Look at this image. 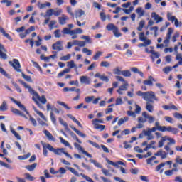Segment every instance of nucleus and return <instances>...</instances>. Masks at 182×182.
Wrapping results in <instances>:
<instances>
[{
	"label": "nucleus",
	"instance_id": "f257e3e1",
	"mask_svg": "<svg viewBox=\"0 0 182 182\" xmlns=\"http://www.w3.org/2000/svg\"><path fill=\"white\" fill-rule=\"evenodd\" d=\"M21 83L26 87V89H28L29 93L31 95H33V97H34L35 99H36V100H39L40 103H42V105H46V103H48V100L46 99V96L42 95L41 97L39 94H38V92L34 91L33 89L31 87V86L26 84V82H24L23 81H21Z\"/></svg>",
	"mask_w": 182,
	"mask_h": 182
},
{
	"label": "nucleus",
	"instance_id": "473e14b6",
	"mask_svg": "<svg viewBox=\"0 0 182 182\" xmlns=\"http://www.w3.org/2000/svg\"><path fill=\"white\" fill-rule=\"evenodd\" d=\"M146 109L149 112V113H153L154 111V106H153L150 102H146Z\"/></svg>",
	"mask_w": 182,
	"mask_h": 182
},
{
	"label": "nucleus",
	"instance_id": "680f3d73",
	"mask_svg": "<svg viewBox=\"0 0 182 182\" xmlns=\"http://www.w3.org/2000/svg\"><path fill=\"white\" fill-rule=\"evenodd\" d=\"M121 105H123V100L122 99V97H119L116 100L115 106H120Z\"/></svg>",
	"mask_w": 182,
	"mask_h": 182
},
{
	"label": "nucleus",
	"instance_id": "8fccbe9b",
	"mask_svg": "<svg viewBox=\"0 0 182 182\" xmlns=\"http://www.w3.org/2000/svg\"><path fill=\"white\" fill-rule=\"evenodd\" d=\"M82 53H86L87 56H92V52L91 50H89L87 48H84L82 49Z\"/></svg>",
	"mask_w": 182,
	"mask_h": 182
},
{
	"label": "nucleus",
	"instance_id": "f3484780",
	"mask_svg": "<svg viewBox=\"0 0 182 182\" xmlns=\"http://www.w3.org/2000/svg\"><path fill=\"white\" fill-rule=\"evenodd\" d=\"M50 149V151L56 154L57 156H61L62 154L65 153V149L63 148H58V149H55L53 146Z\"/></svg>",
	"mask_w": 182,
	"mask_h": 182
},
{
	"label": "nucleus",
	"instance_id": "2eb2a0df",
	"mask_svg": "<svg viewBox=\"0 0 182 182\" xmlns=\"http://www.w3.org/2000/svg\"><path fill=\"white\" fill-rule=\"evenodd\" d=\"M107 163H108V164H111V166H114V167H117V168H120V166H126V164H124L122 161H119L117 162H113L109 159H107Z\"/></svg>",
	"mask_w": 182,
	"mask_h": 182
},
{
	"label": "nucleus",
	"instance_id": "cd10ccee",
	"mask_svg": "<svg viewBox=\"0 0 182 182\" xmlns=\"http://www.w3.org/2000/svg\"><path fill=\"white\" fill-rule=\"evenodd\" d=\"M68 117H69V119H71V120H73V122H74L75 123H76V124H77V126H79V127H80L81 129H83V126H82V124H80V122L76 119V118L75 117H73L72 114H67Z\"/></svg>",
	"mask_w": 182,
	"mask_h": 182
},
{
	"label": "nucleus",
	"instance_id": "5fc2aeb1",
	"mask_svg": "<svg viewBox=\"0 0 182 182\" xmlns=\"http://www.w3.org/2000/svg\"><path fill=\"white\" fill-rule=\"evenodd\" d=\"M31 157V153H28L26 155L18 156V160H26V159H29Z\"/></svg>",
	"mask_w": 182,
	"mask_h": 182
},
{
	"label": "nucleus",
	"instance_id": "a18cd8bd",
	"mask_svg": "<svg viewBox=\"0 0 182 182\" xmlns=\"http://www.w3.org/2000/svg\"><path fill=\"white\" fill-rule=\"evenodd\" d=\"M90 163L94 164V165L95 166V167H97L98 168H102V164H100V163H98L96 160L94 159H90Z\"/></svg>",
	"mask_w": 182,
	"mask_h": 182
},
{
	"label": "nucleus",
	"instance_id": "58836bf2",
	"mask_svg": "<svg viewBox=\"0 0 182 182\" xmlns=\"http://www.w3.org/2000/svg\"><path fill=\"white\" fill-rule=\"evenodd\" d=\"M10 130H11L12 134H14V136H16V138L17 139V140H21V135H19V134H18V133L16 132V131L15 129H14V128L10 127Z\"/></svg>",
	"mask_w": 182,
	"mask_h": 182
},
{
	"label": "nucleus",
	"instance_id": "4d7b16f0",
	"mask_svg": "<svg viewBox=\"0 0 182 182\" xmlns=\"http://www.w3.org/2000/svg\"><path fill=\"white\" fill-rule=\"evenodd\" d=\"M38 41H35L34 43H36V46L38 47L42 45V38H41L39 36H37Z\"/></svg>",
	"mask_w": 182,
	"mask_h": 182
},
{
	"label": "nucleus",
	"instance_id": "7ed1b4c3",
	"mask_svg": "<svg viewBox=\"0 0 182 182\" xmlns=\"http://www.w3.org/2000/svg\"><path fill=\"white\" fill-rule=\"evenodd\" d=\"M139 41L144 42V43H140L138 45L139 48H144L151 45V40L147 38V37L144 35V32L139 33Z\"/></svg>",
	"mask_w": 182,
	"mask_h": 182
},
{
	"label": "nucleus",
	"instance_id": "dca6fc26",
	"mask_svg": "<svg viewBox=\"0 0 182 182\" xmlns=\"http://www.w3.org/2000/svg\"><path fill=\"white\" fill-rule=\"evenodd\" d=\"M80 82L82 85H90V77L87 75H82L80 77Z\"/></svg>",
	"mask_w": 182,
	"mask_h": 182
},
{
	"label": "nucleus",
	"instance_id": "412c9836",
	"mask_svg": "<svg viewBox=\"0 0 182 182\" xmlns=\"http://www.w3.org/2000/svg\"><path fill=\"white\" fill-rule=\"evenodd\" d=\"M59 23L60 25H66V21H69L68 16L62 14L61 16L58 17Z\"/></svg>",
	"mask_w": 182,
	"mask_h": 182
},
{
	"label": "nucleus",
	"instance_id": "69168bd1",
	"mask_svg": "<svg viewBox=\"0 0 182 182\" xmlns=\"http://www.w3.org/2000/svg\"><path fill=\"white\" fill-rule=\"evenodd\" d=\"M113 72L114 75H122L123 70H120V68H119V67H117L115 69L113 70Z\"/></svg>",
	"mask_w": 182,
	"mask_h": 182
},
{
	"label": "nucleus",
	"instance_id": "603ef678",
	"mask_svg": "<svg viewBox=\"0 0 182 182\" xmlns=\"http://www.w3.org/2000/svg\"><path fill=\"white\" fill-rule=\"evenodd\" d=\"M122 76H124V77H130L132 76V73H130V70H122Z\"/></svg>",
	"mask_w": 182,
	"mask_h": 182
},
{
	"label": "nucleus",
	"instance_id": "4c0bfd02",
	"mask_svg": "<svg viewBox=\"0 0 182 182\" xmlns=\"http://www.w3.org/2000/svg\"><path fill=\"white\" fill-rule=\"evenodd\" d=\"M136 12L139 15V16H140V17L144 16V10H143V9L141 7H138L136 9Z\"/></svg>",
	"mask_w": 182,
	"mask_h": 182
},
{
	"label": "nucleus",
	"instance_id": "6e6d98bb",
	"mask_svg": "<svg viewBox=\"0 0 182 182\" xmlns=\"http://www.w3.org/2000/svg\"><path fill=\"white\" fill-rule=\"evenodd\" d=\"M50 117L51 122L55 124V126H56V117H55V114H53V112H50Z\"/></svg>",
	"mask_w": 182,
	"mask_h": 182
},
{
	"label": "nucleus",
	"instance_id": "b1692460",
	"mask_svg": "<svg viewBox=\"0 0 182 182\" xmlns=\"http://www.w3.org/2000/svg\"><path fill=\"white\" fill-rule=\"evenodd\" d=\"M33 109L34 112H36V113H37V114H38V116H40V117H41V119H43V120H44V122H48V118H46V117H45L43 113H42L39 110H38L36 109V107L33 105Z\"/></svg>",
	"mask_w": 182,
	"mask_h": 182
},
{
	"label": "nucleus",
	"instance_id": "6e6552de",
	"mask_svg": "<svg viewBox=\"0 0 182 182\" xmlns=\"http://www.w3.org/2000/svg\"><path fill=\"white\" fill-rule=\"evenodd\" d=\"M9 99L11 100V102L15 103V105H17L21 110H23V112H26V114H29V112H28V109H26L25 105H22L21 102L16 100L14 97H10Z\"/></svg>",
	"mask_w": 182,
	"mask_h": 182
},
{
	"label": "nucleus",
	"instance_id": "bb28decb",
	"mask_svg": "<svg viewBox=\"0 0 182 182\" xmlns=\"http://www.w3.org/2000/svg\"><path fill=\"white\" fill-rule=\"evenodd\" d=\"M67 66L69 69H75V70L77 71V65L75 64L74 60L67 62Z\"/></svg>",
	"mask_w": 182,
	"mask_h": 182
},
{
	"label": "nucleus",
	"instance_id": "4be33fe9",
	"mask_svg": "<svg viewBox=\"0 0 182 182\" xmlns=\"http://www.w3.org/2000/svg\"><path fill=\"white\" fill-rule=\"evenodd\" d=\"M153 82H156V80L152 76H149L147 80L144 81V85L146 86H153Z\"/></svg>",
	"mask_w": 182,
	"mask_h": 182
},
{
	"label": "nucleus",
	"instance_id": "864d4df0",
	"mask_svg": "<svg viewBox=\"0 0 182 182\" xmlns=\"http://www.w3.org/2000/svg\"><path fill=\"white\" fill-rule=\"evenodd\" d=\"M106 28H107V31H114L115 28H117V27L116 26H114V24H113V23H109V24H108L107 26H106Z\"/></svg>",
	"mask_w": 182,
	"mask_h": 182
},
{
	"label": "nucleus",
	"instance_id": "c9c22d12",
	"mask_svg": "<svg viewBox=\"0 0 182 182\" xmlns=\"http://www.w3.org/2000/svg\"><path fill=\"white\" fill-rule=\"evenodd\" d=\"M36 166H38V164L34 163L31 165H27L26 166V170H28V171H33V170H35V168H36Z\"/></svg>",
	"mask_w": 182,
	"mask_h": 182
},
{
	"label": "nucleus",
	"instance_id": "13d9d810",
	"mask_svg": "<svg viewBox=\"0 0 182 182\" xmlns=\"http://www.w3.org/2000/svg\"><path fill=\"white\" fill-rule=\"evenodd\" d=\"M53 12H54L53 9H50L47 10L46 15L44 16V18H46L48 16H49V18H50V16H53Z\"/></svg>",
	"mask_w": 182,
	"mask_h": 182
},
{
	"label": "nucleus",
	"instance_id": "a211bd4d",
	"mask_svg": "<svg viewBox=\"0 0 182 182\" xmlns=\"http://www.w3.org/2000/svg\"><path fill=\"white\" fill-rule=\"evenodd\" d=\"M143 133L144 136L147 137V140H153L154 139V135H153L152 132L149 129V128L146 130L144 129Z\"/></svg>",
	"mask_w": 182,
	"mask_h": 182
},
{
	"label": "nucleus",
	"instance_id": "774afa93",
	"mask_svg": "<svg viewBox=\"0 0 182 182\" xmlns=\"http://www.w3.org/2000/svg\"><path fill=\"white\" fill-rule=\"evenodd\" d=\"M176 59V60H178L179 65H182V55H181V54L177 53Z\"/></svg>",
	"mask_w": 182,
	"mask_h": 182
},
{
	"label": "nucleus",
	"instance_id": "37998d69",
	"mask_svg": "<svg viewBox=\"0 0 182 182\" xmlns=\"http://www.w3.org/2000/svg\"><path fill=\"white\" fill-rule=\"evenodd\" d=\"M58 105H60V106H63V107H65L66 110H70L72 109L70 107L68 106L66 103L60 102V101H57Z\"/></svg>",
	"mask_w": 182,
	"mask_h": 182
},
{
	"label": "nucleus",
	"instance_id": "39448f33",
	"mask_svg": "<svg viewBox=\"0 0 182 182\" xmlns=\"http://www.w3.org/2000/svg\"><path fill=\"white\" fill-rule=\"evenodd\" d=\"M166 164L169 166V168H171V164H173V161H167L165 162H162L159 165H158L156 168L155 171H160V174H161L163 173V171H164L163 168V167H164V166H166Z\"/></svg>",
	"mask_w": 182,
	"mask_h": 182
},
{
	"label": "nucleus",
	"instance_id": "ea45409f",
	"mask_svg": "<svg viewBox=\"0 0 182 182\" xmlns=\"http://www.w3.org/2000/svg\"><path fill=\"white\" fill-rule=\"evenodd\" d=\"M129 120V117H125L124 118H120L118 121V126H122V124H124L126 122Z\"/></svg>",
	"mask_w": 182,
	"mask_h": 182
},
{
	"label": "nucleus",
	"instance_id": "7c9ffc66",
	"mask_svg": "<svg viewBox=\"0 0 182 182\" xmlns=\"http://www.w3.org/2000/svg\"><path fill=\"white\" fill-rule=\"evenodd\" d=\"M59 139L60 140V143L62 144H64V146H65V147H69L70 149H73L72 147V146H70V144H69V142L66 140H65L62 136L59 137Z\"/></svg>",
	"mask_w": 182,
	"mask_h": 182
},
{
	"label": "nucleus",
	"instance_id": "052dcab7",
	"mask_svg": "<svg viewBox=\"0 0 182 182\" xmlns=\"http://www.w3.org/2000/svg\"><path fill=\"white\" fill-rule=\"evenodd\" d=\"M70 58H72V55L70 54H68L67 55H64L63 57H61L60 59V60H64L65 62L70 60Z\"/></svg>",
	"mask_w": 182,
	"mask_h": 182
},
{
	"label": "nucleus",
	"instance_id": "79ce46f5",
	"mask_svg": "<svg viewBox=\"0 0 182 182\" xmlns=\"http://www.w3.org/2000/svg\"><path fill=\"white\" fill-rule=\"evenodd\" d=\"M103 55V52L102 51H97L95 55L93 56L94 60H97L100 56Z\"/></svg>",
	"mask_w": 182,
	"mask_h": 182
},
{
	"label": "nucleus",
	"instance_id": "aec40b11",
	"mask_svg": "<svg viewBox=\"0 0 182 182\" xmlns=\"http://www.w3.org/2000/svg\"><path fill=\"white\" fill-rule=\"evenodd\" d=\"M151 18L156 21V23H160L163 21V17H161L159 14H156V12H152L151 14Z\"/></svg>",
	"mask_w": 182,
	"mask_h": 182
},
{
	"label": "nucleus",
	"instance_id": "6ab92c4d",
	"mask_svg": "<svg viewBox=\"0 0 182 182\" xmlns=\"http://www.w3.org/2000/svg\"><path fill=\"white\" fill-rule=\"evenodd\" d=\"M4 52H6V50L5 49L4 46L0 43V58L1 59L6 60L8 59V55Z\"/></svg>",
	"mask_w": 182,
	"mask_h": 182
},
{
	"label": "nucleus",
	"instance_id": "a19ab883",
	"mask_svg": "<svg viewBox=\"0 0 182 182\" xmlns=\"http://www.w3.org/2000/svg\"><path fill=\"white\" fill-rule=\"evenodd\" d=\"M144 25H146V21H144V20H141L139 22V26L137 28V31L141 32V31H143V28H144Z\"/></svg>",
	"mask_w": 182,
	"mask_h": 182
},
{
	"label": "nucleus",
	"instance_id": "9d476101",
	"mask_svg": "<svg viewBox=\"0 0 182 182\" xmlns=\"http://www.w3.org/2000/svg\"><path fill=\"white\" fill-rule=\"evenodd\" d=\"M74 146L75 149H77L82 154H85L87 156V157H89L90 159H92V154H89L87 151H85L82 146L77 143H74Z\"/></svg>",
	"mask_w": 182,
	"mask_h": 182
},
{
	"label": "nucleus",
	"instance_id": "393cba45",
	"mask_svg": "<svg viewBox=\"0 0 182 182\" xmlns=\"http://www.w3.org/2000/svg\"><path fill=\"white\" fill-rule=\"evenodd\" d=\"M95 77H99V79H100L101 80H102L103 82H109V77L107 76H105V75H100V73H97L95 75Z\"/></svg>",
	"mask_w": 182,
	"mask_h": 182
},
{
	"label": "nucleus",
	"instance_id": "09e8293b",
	"mask_svg": "<svg viewBox=\"0 0 182 182\" xmlns=\"http://www.w3.org/2000/svg\"><path fill=\"white\" fill-rule=\"evenodd\" d=\"M155 127L157 128V130H159V132L164 131V126H160V122H155Z\"/></svg>",
	"mask_w": 182,
	"mask_h": 182
},
{
	"label": "nucleus",
	"instance_id": "f8f14e48",
	"mask_svg": "<svg viewBox=\"0 0 182 182\" xmlns=\"http://www.w3.org/2000/svg\"><path fill=\"white\" fill-rule=\"evenodd\" d=\"M129 82H125L122 85L119 87L118 90H117V92H118V95H124V92H126V90H128Z\"/></svg>",
	"mask_w": 182,
	"mask_h": 182
},
{
	"label": "nucleus",
	"instance_id": "2f4dec72",
	"mask_svg": "<svg viewBox=\"0 0 182 182\" xmlns=\"http://www.w3.org/2000/svg\"><path fill=\"white\" fill-rule=\"evenodd\" d=\"M131 71L134 73H138L141 77H144V74H143V72L140 71L139 68L136 67L131 68Z\"/></svg>",
	"mask_w": 182,
	"mask_h": 182
},
{
	"label": "nucleus",
	"instance_id": "9b49d317",
	"mask_svg": "<svg viewBox=\"0 0 182 182\" xmlns=\"http://www.w3.org/2000/svg\"><path fill=\"white\" fill-rule=\"evenodd\" d=\"M154 156L156 157H161V160H165V159L168 156V152L159 149L156 153L154 154Z\"/></svg>",
	"mask_w": 182,
	"mask_h": 182
},
{
	"label": "nucleus",
	"instance_id": "49530a36",
	"mask_svg": "<svg viewBox=\"0 0 182 182\" xmlns=\"http://www.w3.org/2000/svg\"><path fill=\"white\" fill-rule=\"evenodd\" d=\"M58 120L60 123V124H62L63 126H64L65 130H69V127L68 126V123H66V122H64L63 119H62V118H58Z\"/></svg>",
	"mask_w": 182,
	"mask_h": 182
},
{
	"label": "nucleus",
	"instance_id": "e2e57ef3",
	"mask_svg": "<svg viewBox=\"0 0 182 182\" xmlns=\"http://www.w3.org/2000/svg\"><path fill=\"white\" fill-rule=\"evenodd\" d=\"M95 129H96L97 130H101V132H103V130H105V128L106 127V126L105 125H100V124H97V125H94Z\"/></svg>",
	"mask_w": 182,
	"mask_h": 182
},
{
	"label": "nucleus",
	"instance_id": "c756f323",
	"mask_svg": "<svg viewBox=\"0 0 182 182\" xmlns=\"http://www.w3.org/2000/svg\"><path fill=\"white\" fill-rule=\"evenodd\" d=\"M11 112L14 114H17L18 116H21L22 117H24L25 119H28L26 117V116L23 113H22L21 111H19L18 109L14 108L11 109Z\"/></svg>",
	"mask_w": 182,
	"mask_h": 182
},
{
	"label": "nucleus",
	"instance_id": "c85d7f7f",
	"mask_svg": "<svg viewBox=\"0 0 182 182\" xmlns=\"http://www.w3.org/2000/svg\"><path fill=\"white\" fill-rule=\"evenodd\" d=\"M70 127L73 130H74V132H75V133H77L78 136H80V137H83V138L86 137V135L84 133L81 132L79 129H76V127H75L74 126L70 125Z\"/></svg>",
	"mask_w": 182,
	"mask_h": 182
},
{
	"label": "nucleus",
	"instance_id": "338daca9",
	"mask_svg": "<svg viewBox=\"0 0 182 182\" xmlns=\"http://www.w3.org/2000/svg\"><path fill=\"white\" fill-rule=\"evenodd\" d=\"M54 25H56V21H55V20H51V21H50V23L48 24L50 31H52V29H53V26H54Z\"/></svg>",
	"mask_w": 182,
	"mask_h": 182
},
{
	"label": "nucleus",
	"instance_id": "423d86ee",
	"mask_svg": "<svg viewBox=\"0 0 182 182\" xmlns=\"http://www.w3.org/2000/svg\"><path fill=\"white\" fill-rule=\"evenodd\" d=\"M9 63L15 70H16V72H22V70H21V63L18 59H13V62L9 61Z\"/></svg>",
	"mask_w": 182,
	"mask_h": 182
},
{
	"label": "nucleus",
	"instance_id": "f03ea898",
	"mask_svg": "<svg viewBox=\"0 0 182 182\" xmlns=\"http://www.w3.org/2000/svg\"><path fill=\"white\" fill-rule=\"evenodd\" d=\"M137 96H141L144 100L146 102H150V103H154V101L153 100H159L157 97H156V94L153 91H148L146 92H143L141 91H138L136 92Z\"/></svg>",
	"mask_w": 182,
	"mask_h": 182
},
{
	"label": "nucleus",
	"instance_id": "4468645a",
	"mask_svg": "<svg viewBox=\"0 0 182 182\" xmlns=\"http://www.w3.org/2000/svg\"><path fill=\"white\" fill-rule=\"evenodd\" d=\"M62 41H57L55 43L53 44L52 48L53 50H58V52H60V50H63V46L62 45Z\"/></svg>",
	"mask_w": 182,
	"mask_h": 182
},
{
	"label": "nucleus",
	"instance_id": "5701e85b",
	"mask_svg": "<svg viewBox=\"0 0 182 182\" xmlns=\"http://www.w3.org/2000/svg\"><path fill=\"white\" fill-rule=\"evenodd\" d=\"M168 140V136H161L160 141L158 142V147L161 149L164 146V142Z\"/></svg>",
	"mask_w": 182,
	"mask_h": 182
},
{
	"label": "nucleus",
	"instance_id": "e433bc0d",
	"mask_svg": "<svg viewBox=\"0 0 182 182\" xmlns=\"http://www.w3.org/2000/svg\"><path fill=\"white\" fill-rule=\"evenodd\" d=\"M8 110V105H6V102L4 101L0 106V112H6Z\"/></svg>",
	"mask_w": 182,
	"mask_h": 182
},
{
	"label": "nucleus",
	"instance_id": "20e7f679",
	"mask_svg": "<svg viewBox=\"0 0 182 182\" xmlns=\"http://www.w3.org/2000/svg\"><path fill=\"white\" fill-rule=\"evenodd\" d=\"M167 19L172 23H174L176 28H178L182 26V22L178 21V19L176 18V16H173L172 13L168 12L167 13Z\"/></svg>",
	"mask_w": 182,
	"mask_h": 182
},
{
	"label": "nucleus",
	"instance_id": "bf43d9fd",
	"mask_svg": "<svg viewBox=\"0 0 182 182\" xmlns=\"http://www.w3.org/2000/svg\"><path fill=\"white\" fill-rule=\"evenodd\" d=\"M113 33L116 38H120V36H122V33L119 32V28L117 27L113 31Z\"/></svg>",
	"mask_w": 182,
	"mask_h": 182
},
{
	"label": "nucleus",
	"instance_id": "3c124183",
	"mask_svg": "<svg viewBox=\"0 0 182 182\" xmlns=\"http://www.w3.org/2000/svg\"><path fill=\"white\" fill-rule=\"evenodd\" d=\"M101 68H110V63L108 61H102L100 63Z\"/></svg>",
	"mask_w": 182,
	"mask_h": 182
},
{
	"label": "nucleus",
	"instance_id": "72a5a7b5",
	"mask_svg": "<svg viewBox=\"0 0 182 182\" xmlns=\"http://www.w3.org/2000/svg\"><path fill=\"white\" fill-rule=\"evenodd\" d=\"M159 58H160V53L154 50L151 55V59H152V62H154V60L156 59H159Z\"/></svg>",
	"mask_w": 182,
	"mask_h": 182
},
{
	"label": "nucleus",
	"instance_id": "0eeeda50",
	"mask_svg": "<svg viewBox=\"0 0 182 182\" xmlns=\"http://www.w3.org/2000/svg\"><path fill=\"white\" fill-rule=\"evenodd\" d=\"M142 117H144V119H146V122H148V123H149V124L154 123V122L156 120V118H154V117L149 114V113H147V112H143Z\"/></svg>",
	"mask_w": 182,
	"mask_h": 182
},
{
	"label": "nucleus",
	"instance_id": "de8ad7c7",
	"mask_svg": "<svg viewBox=\"0 0 182 182\" xmlns=\"http://www.w3.org/2000/svg\"><path fill=\"white\" fill-rule=\"evenodd\" d=\"M68 168L69 171H70V173L74 174V176H77V177L80 176V175L79 174V172H77L76 170H75V168H73L72 167H68Z\"/></svg>",
	"mask_w": 182,
	"mask_h": 182
},
{
	"label": "nucleus",
	"instance_id": "ddd939ff",
	"mask_svg": "<svg viewBox=\"0 0 182 182\" xmlns=\"http://www.w3.org/2000/svg\"><path fill=\"white\" fill-rule=\"evenodd\" d=\"M173 32H174V29L173 28H169L168 29L166 38L164 41V43H165V45H168V43H170V39H171V35H173Z\"/></svg>",
	"mask_w": 182,
	"mask_h": 182
},
{
	"label": "nucleus",
	"instance_id": "a878e982",
	"mask_svg": "<svg viewBox=\"0 0 182 182\" xmlns=\"http://www.w3.org/2000/svg\"><path fill=\"white\" fill-rule=\"evenodd\" d=\"M43 133H44V134H46V136L48 140H50V141H55L56 139H55V137H53V135H52L50 134V132H49V131L46 129L43 131Z\"/></svg>",
	"mask_w": 182,
	"mask_h": 182
},
{
	"label": "nucleus",
	"instance_id": "1a4fd4ad",
	"mask_svg": "<svg viewBox=\"0 0 182 182\" xmlns=\"http://www.w3.org/2000/svg\"><path fill=\"white\" fill-rule=\"evenodd\" d=\"M41 144L43 146V156H45V157H48V150H49L50 151L52 145H50L49 144L43 143V141H41Z\"/></svg>",
	"mask_w": 182,
	"mask_h": 182
},
{
	"label": "nucleus",
	"instance_id": "0e129e2a",
	"mask_svg": "<svg viewBox=\"0 0 182 182\" xmlns=\"http://www.w3.org/2000/svg\"><path fill=\"white\" fill-rule=\"evenodd\" d=\"M168 141H169L167 143L168 146H171V144H176V140L170 136H168Z\"/></svg>",
	"mask_w": 182,
	"mask_h": 182
},
{
	"label": "nucleus",
	"instance_id": "c03bdc74",
	"mask_svg": "<svg viewBox=\"0 0 182 182\" xmlns=\"http://www.w3.org/2000/svg\"><path fill=\"white\" fill-rule=\"evenodd\" d=\"M62 12H63L62 9H53V15H54V16H59V15H60V14H62Z\"/></svg>",
	"mask_w": 182,
	"mask_h": 182
},
{
	"label": "nucleus",
	"instance_id": "f704fd0d",
	"mask_svg": "<svg viewBox=\"0 0 182 182\" xmlns=\"http://www.w3.org/2000/svg\"><path fill=\"white\" fill-rule=\"evenodd\" d=\"M83 15H85V11L83 10L78 9L75 11V18H81L82 16H83Z\"/></svg>",
	"mask_w": 182,
	"mask_h": 182
}]
</instances>
